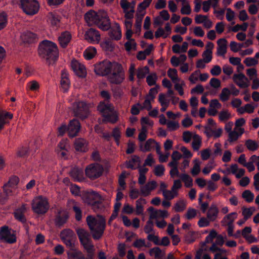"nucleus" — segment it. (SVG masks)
Masks as SVG:
<instances>
[{"label": "nucleus", "instance_id": "f257e3e1", "mask_svg": "<svg viewBox=\"0 0 259 259\" xmlns=\"http://www.w3.org/2000/svg\"><path fill=\"white\" fill-rule=\"evenodd\" d=\"M84 19L89 25H95L103 31L108 30L111 27L107 13L103 10H90L85 14Z\"/></svg>", "mask_w": 259, "mask_h": 259}, {"label": "nucleus", "instance_id": "f03ea898", "mask_svg": "<svg viewBox=\"0 0 259 259\" xmlns=\"http://www.w3.org/2000/svg\"><path fill=\"white\" fill-rule=\"evenodd\" d=\"M87 222L93 238L99 239L103 235L105 228V219L101 215H89L87 218Z\"/></svg>", "mask_w": 259, "mask_h": 259}, {"label": "nucleus", "instance_id": "7ed1b4c3", "mask_svg": "<svg viewBox=\"0 0 259 259\" xmlns=\"http://www.w3.org/2000/svg\"><path fill=\"white\" fill-rule=\"evenodd\" d=\"M38 53L49 64L55 61L58 57V49L56 45L49 40L42 41L39 45Z\"/></svg>", "mask_w": 259, "mask_h": 259}, {"label": "nucleus", "instance_id": "20e7f679", "mask_svg": "<svg viewBox=\"0 0 259 259\" xmlns=\"http://www.w3.org/2000/svg\"><path fill=\"white\" fill-rule=\"evenodd\" d=\"M76 232L81 245L88 253V257L89 259H93L95 255V248L89 233L81 228L78 229Z\"/></svg>", "mask_w": 259, "mask_h": 259}, {"label": "nucleus", "instance_id": "39448f33", "mask_svg": "<svg viewBox=\"0 0 259 259\" xmlns=\"http://www.w3.org/2000/svg\"><path fill=\"white\" fill-rule=\"evenodd\" d=\"M98 110L104 116L105 121L115 123L117 120V114L113 105L108 102H101Z\"/></svg>", "mask_w": 259, "mask_h": 259}, {"label": "nucleus", "instance_id": "423d86ee", "mask_svg": "<svg viewBox=\"0 0 259 259\" xmlns=\"http://www.w3.org/2000/svg\"><path fill=\"white\" fill-rule=\"evenodd\" d=\"M49 208L48 199L42 196L35 197L32 202V208L37 214L46 213Z\"/></svg>", "mask_w": 259, "mask_h": 259}, {"label": "nucleus", "instance_id": "0eeeda50", "mask_svg": "<svg viewBox=\"0 0 259 259\" xmlns=\"http://www.w3.org/2000/svg\"><path fill=\"white\" fill-rule=\"evenodd\" d=\"M107 78L111 83H121L124 79V73L121 66L117 63L107 76Z\"/></svg>", "mask_w": 259, "mask_h": 259}, {"label": "nucleus", "instance_id": "6e6552de", "mask_svg": "<svg viewBox=\"0 0 259 259\" xmlns=\"http://www.w3.org/2000/svg\"><path fill=\"white\" fill-rule=\"evenodd\" d=\"M21 7L27 15H33L39 10V6L36 0H21Z\"/></svg>", "mask_w": 259, "mask_h": 259}, {"label": "nucleus", "instance_id": "1a4fd4ad", "mask_svg": "<svg viewBox=\"0 0 259 259\" xmlns=\"http://www.w3.org/2000/svg\"><path fill=\"white\" fill-rule=\"evenodd\" d=\"M116 63V62H111L107 60L104 61L95 65V72L99 75L108 76Z\"/></svg>", "mask_w": 259, "mask_h": 259}, {"label": "nucleus", "instance_id": "9d476101", "mask_svg": "<svg viewBox=\"0 0 259 259\" xmlns=\"http://www.w3.org/2000/svg\"><path fill=\"white\" fill-rule=\"evenodd\" d=\"M0 240L9 243L16 241L15 232L7 226L2 227L0 229Z\"/></svg>", "mask_w": 259, "mask_h": 259}, {"label": "nucleus", "instance_id": "9b49d317", "mask_svg": "<svg viewBox=\"0 0 259 259\" xmlns=\"http://www.w3.org/2000/svg\"><path fill=\"white\" fill-rule=\"evenodd\" d=\"M60 238L66 246L70 248L73 247L76 236L72 230L70 229L63 230L60 233Z\"/></svg>", "mask_w": 259, "mask_h": 259}, {"label": "nucleus", "instance_id": "f8f14e48", "mask_svg": "<svg viewBox=\"0 0 259 259\" xmlns=\"http://www.w3.org/2000/svg\"><path fill=\"white\" fill-rule=\"evenodd\" d=\"M103 167L99 164L89 165L85 169V174L91 179H95L100 177L103 174Z\"/></svg>", "mask_w": 259, "mask_h": 259}, {"label": "nucleus", "instance_id": "ddd939ff", "mask_svg": "<svg viewBox=\"0 0 259 259\" xmlns=\"http://www.w3.org/2000/svg\"><path fill=\"white\" fill-rule=\"evenodd\" d=\"M120 5L124 13L126 19H132L135 13V2L130 3L128 0H120Z\"/></svg>", "mask_w": 259, "mask_h": 259}, {"label": "nucleus", "instance_id": "4468645a", "mask_svg": "<svg viewBox=\"0 0 259 259\" xmlns=\"http://www.w3.org/2000/svg\"><path fill=\"white\" fill-rule=\"evenodd\" d=\"M73 110L75 115L81 118L87 117L89 113V106L83 102L74 103Z\"/></svg>", "mask_w": 259, "mask_h": 259}, {"label": "nucleus", "instance_id": "2eb2a0df", "mask_svg": "<svg viewBox=\"0 0 259 259\" xmlns=\"http://www.w3.org/2000/svg\"><path fill=\"white\" fill-rule=\"evenodd\" d=\"M84 39L90 44H97L100 41L101 35L98 30L90 28L85 32Z\"/></svg>", "mask_w": 259, "mask_h": 259}, {"label": "nucleus", "instance_id": "dca6fc26", "mask_svg": "<svg viewBox=\"0 0 259 259\" xmlns=\"http://www.w3.org/2000/svg\"><path fill=\"white\" fill-rule=\"evenodd\" d=\"M71 65L72 69L77 76L81 77L86 76L87 70L83 64L77 60H73Z\"/></svg>", "mask_w": 259, "mask_h": 259}, {"label": "nucleus", "instance_id": "f3484780", "mask_svg": "<svg viewBox=\"0 0 259 259\" xmlns=\"http://www.w3.org/2000/svg\"><path fill=\"white\" fill-rule=\"evenodd\" d=\"M157 186V184L155 181H149L145 185H142L140 188V193L143 196H148L151 194L152 191L154 190Z\"/></svg>", "mask_w": 259, "mask_h": 259}, {"label": "nucleus", "instance_id": "a211bd4d", "mask_svg": "<svg viewBox=\"0 0 259 259\" xmlns=\"http://www.w3.org/2000/svg\"><path fill=\"white\" fill-rule=\"evenodd\" d=\"M233 80L241 88H246L249 85L248 78L242 73L234 74Z\"/></svg>", "mask_w": 259, "mask_h": 259}, {"label": "nucleus", "instance_id": "6ab92c4d", "mask_svg": "<svg viewBox=\"0 0 259 259\" xmlns=\"http://www.w3.org/2000/svg\"><path fill=\"white\" fill-rule=\"evenodd\" d=\"M80 128V123L78 120L76 119L71 120L67 127L69 136L71 138L76 136L79 131Z\"/></svg>", "mask_w": 259, "mask_h": 259}, {"label": "nucleus", "instance_id": "aec40b11", "mask_svg": "<svg viewBox=\"0 0 259 259\" xmlns=\"http://www.w3.org/2000/svg\"><path fill=\"white\" fill-rule=\"evenodd\" d=\"M222 132V128L221 127H217V126H206L205 127L204 133L208 137L219 138L221 136Z\"/></svg>", "mask_w": 259, "mask_h": 259}, {"label": "nucleus", "instance_id": "412c9836", "mask_svg": "<svg viewBox=\"0 0 259 259\" xmlns=\"http://www.w3.org/2000/svg\"><path fill=\"white\" fill-rule=\"evenodd\" d=\"M171 28L169 23L165 25L164 28L159 27L155 32V36L156 38L162 37L164 38L167 37L171 33Z\"/></svg>", "mask_w": 259, "mask_h": 259}, {"label": "nucleus", "instance_id": "4be33fe9", "mask_svg": "<svg viewBox=\"0 0 259 259\" xmlns=\"http://www.w3.org/2000/svg\"><path fill=\"white\" fill-rule=\"evenodd\" d=\"M60 84L64 92L68 91L70 82L68 77V73L66 70H63L61 71Z\"/></svg>", "mask_w": 259, "mask_h": 259}, {"label": "nucleus", "instance_id": "5701e85b", "mask_svg": "<svg viewBox=\"0 0 259 259\" xmlns=\"http://www.w3.org/2000/svg\"><path fill=\"white\" fill-rule=\"evenodd\" d=\"M71 39L72 35L68 31L62 32L58 37L59 44L62 48H65L70 42Z\"/></svg>", "mask_w": 259, "mask_h": 259}, {"label": "nucleus", "instance_id": "b1692460", "mask_svg": "<svg viewBox=\"0 0 259 259\" xmlns=\"http://www.w3.org/2000/svg\"><path fill=\"white\" fill-rule=\"evenodd\" d=\"M195 21L196 24H202L203 26L206 28H210L212 25L211 20L205 15H196L195 17Z\"/></svg>", "mask_w": 259, "mask_h": 259}, {"label": "nucleus", "instance_id": "393cba45", "mask_svg": "<svg viewBox=\"0 0 259 259\" xmlns=\"http://www.w3.org/2000/svg\"><path fill=\"white\" fill-rule=\"evenodd\" d=\"M252 229L250 227H246L241 231L242 236L249 243L256 242L257 239L251 234Z\"/></svg>", "mask_w": 259, "mask_h": 259}, {"label": "nucleus", "instance_id": "a878e982", "mask_svg": "<svg viewBox=\"0 0 259 259\" xmlns=\"http://www.w3.org/2000/svg\"><path fill=\"white\" fill-rule=\"evenodd\" d=\"M219 212V211L217 206L214 204H212L208 209L206 217L211 222H214L217 220Z\"/></svg>", "mask_w": 259, "mask_h": 259}, {"label": "nucleus", "instance_id": "bb28decb", "mask_svg": "<svg viewBox=\"0 0 259 259\" xmlns=\"http://www.w3.org/2000/svg\"><path fill=\"white\" fill-rule=\"evenodd\" d=\"M69 217L68 213L64 210H61L55 219V224L58 226H61L65 224Z\"/></svg>", "mask_w": 259, "mask_h": 259}, {"label": "nucleus", "instance_id": "cd10ccee", "mask_svg": "<svg viewBox=\"0 0 259 259\" xmlns=\"http://www.w3.org/2000/svg\"><path fill=\"white\" fill-rule=\"evenodd\" d=\"M217 55L220 56H224L227 52V40L225 38L219 39L217 41Z\"/></svg>", "mask_w": 259, "mask_h": 259}, {"label": "nucleus", "instance_id": "c85d7f7f", "mask_svg": "<svg viewBox=\"0 0 259 259\" xmlns=\"http://www.w3.org/2000/svg\"><path fill=\"white\" fill-rule=\"evenodd\" d=\"M238 214L236 212H231L226 215L221 221V223L223 226L226 225L233 224L234 221L237 218Z\"/></svg>", "mask_w": 259, "mask_h": 259}, {"label": "nucleus", "instance_id": "c756f323", "mask_svg": "<svg viewBox=\"0 0 259 259\" xmlns=\"http://www.w3.org/2000/svg\"><path fill=\"white\" fill-rule=\"evenodd\" d=\"M74 147L76 151L85 152L88 149V143L84 139L78 138L75 141Z\"/></svg>", "mask_w": 259, "mask_h": 259}, {"label": "nucleus", "instance_id": "7c9ffc66", "mask_svg": "<svg viewBox=\"0 0 259 259\" xmlns=\"http://www.w3.org/2000/svg\"><path fill=\"white\" fill-rule=\"evenodd\" d=\"M221 107V104L217 99L211 100L209 104L208 114L212 116L215 115L218 113V110L220 109Z\"/></svg>", "mask_w": 259, "mask_h": 259}, {"label": "nucleus", "instance_id": "2f4dec72", "mask_svg": "<svg viewBox=\"0 0 259 259\" xmlns=\"http://www.w3.org/2000/svg\"><path fill=\"white\" fill-rule=\"evenodd\" d=\"M158 101L161 106L160 111L164 112L169 105L170 100L166 94L161 93L158 96Z\"/></svg>", "mask_w": 259, "mask_h": 259}, {"label": "nucleus", "instance_id": "473e14b6", "mask_svg": "<svg viewBox=\"0 0 259 259\" xmlns=\"http://www.w3.org/2000/svg\"><path fill=\"white\" fill-rule=\"evenodd\" d=\"M110 37L115 40H119L121 38V30L119 25L118 23H115L113 28L110 32Z\"/></svg>", "mask_w": 259, "mask_h": 259}, {"label": "nucleus", "instance_id": "72a5a7b5", "mask_svg": "<svg viewBox=\"0 0 259 259\" xmlns=\"http://www.w3.org/2000/svg\"><path fill=\"white\" fill-rule=\"evenodd\" d=\"M101 198V197L98 193L93 191L88 195V199L85 200V202L89 204L93 205Z\"/></svg>", "mask_w": 259, "mask_h": 259}, {"label": "nucleus", "instance_id": "f704fd0d", "mask_svg": "<svg viewBox=\"0 0 259 259\" xmlns=\"http://www.w3.org/2000/svg\"><path fill=\"white\" fill-rule=\"evenodd\" d=\"M68 259H85L82 252L77 249H72L67 252Z\"/></svg>", "mask_w": 259, "mask_h": 259}, {"label": "nucleus", "instance_id": "c9c22d12", "mask_svg": "<svg viewBox=\"0 0 259 259\" xmlns=\"http://www.w3.org/2000/svg\"><path fill=\"white\" fill-rule=\"evenodd\" d=\"M26 207L25 205H22L20 207L18 208L15 211V218L19 221L22 222H24L25 221V219L24 215V213L26 211Z\"/></svg>", "mask_w": 259, "mask_h": 259}, {"label": "nucleus", "instance_id": "e433bc0d", "mask_svg": "<svg viewBox=\"0 0 259 259\" xmlns=\"http://www.w3.org/2000/svg\"><path fill=\"white\" fill-rule=\"evenodd\" d=\"M149 253L150 255L154 257L155 259H162L164 255V251L158 247L151 248L149 250Z\"/></svg>", "mask_w": 259, "mask_h": 259}, {"label": "nucleus", "instance_id": "4c0bfd02", "mask_svg": "<svg viewBox=\"0 0 259 259\" xmlns=\"http://www.w3.org/2000/svg\"><path fill=\"white\" fill-rule=\"evenodd\" d=\"M156 142L152 139H148L145 143L140 145V149L144 152L149 151L155 147Z\"/></svg>", "mask_w": 259, "mask_h": 259}, {"label": "nucleus", "instance_id": "58836bf2", "mask_svg": "<svg viewBox=\"0 0 259 259\" xmlns=\"http://www.w3.org/2000/svg\"><path fill=\"white\" fill-rule=\"evenodd\" d=\"M146 201L145 199L141 198L136 202V214L137 215H143L144 212V205L146 204Z\"/></svg>", "mask_w": 259, "mask_h": 259}, {"label": "nucleus", "instance_id": "ea45409f", "mask_svg": "<svg viewBox=\"0 0 259 259\" xmlns=\"http://www.w3.org/2000/svg\"><path fill=\"white\" fill-rule=\"evenodd\" d=\"M97 54V50L94 47L90 46L83 52V56L87 60L93 58Z\"/></svg>", "mask_w": 259, "mask_h": 259}, {"label": "nucleus", "instance_id": "a19ab883", "mask_svg": "<svg viewBox=\"0 0 259 259\" xmlns=\"http://www.w3.org/2000/svg\"><path fill=\"white\" fill-rule=\"evenodd\" d=\"M187 59V57L185 55H181L179 57L172 56L170 59V62L172 65L174 67H177L180 64L184 63Z\"/></svg>", "mask_w": 259, "mask_h": 259}, {"label": "nucleus", "instance_id": "79ce46f5", "mask_svg": "<svg viewBox=\"0 0 259 259\" xmlns=\"http://www.w3.org/2000/svg\"><path fill=\"white\" fill-rule=\"evenodd\" d=\"M144 15L137 13L135 25V33L139 35L141 30V24Z\"/></svg>", "mask_w": 259, "mask_h": 259}, {"label": "nucleus", "instance_id": "37998d69", "mask_svg": "<svg viewBox=\"0 0 259 259\" xmlns=\"http://www.w3.org/2000/svg\"><path fill=\"white\" fill-rule=\"evenodd\" d=\"M152 0H144L140 3L137 8V13L145 15V9L150 5Z\"/></svg>", "mask_w": 259, "mask_h": 259}, {"label": "nucleus", "instance_id": "c03bdc74", "mask_svg": "<svg viewBox=\"0 0 259 259\" xmlns=\"http://www.w3.org/2000/svg\"><path fill=\"white\" fill-rule=\"evenodd\" d=\"M70 174L72 178L76 181H79L82 179V171L77 167L72 168Z\"/></svg>", "mask_w": 259, "mask_h": 259}, {"label": "nucleus", "instance_id": "a18cd8bd", "mask_svg": "<svg viewBox=\"0 0 259 259\" xmlns=\"http://www.w3.org/2000/svg\"><path fill=\"white\" fill-rule=\"evenodd\" d=\"M255 109L252 104H247L244 106L241 107L237 109V111L240 114H244L245 113H251L253 112Z\"/></svg>", "mask_w": 259, "mask_h": 259}, {"label": "nucleus", "instance_id": "49530a36", "mask_svg": "<svg viewBox=\"0 0 259 259\" xmlns=\"http://www.w3.org/2000/svg\"><path fill=\"white\" fill-rule=\"evenodd\" d=\"M245 145L247 149L251 151H255L258 148V143L254 140L248 139L245 142Z\"/></svg>", "mask_w": 259, "mask_h": 259}, {"label": "nucleus", "instance_id": "de8ad7c7", "mask_svg": "<svg viewBox=\"0 0 259 259\" xmlns=\"http://www.w3.org/2000/svg\"><path fill=\"white\" fill-rule=\"evenodd\" d=\"M167 73V76L170 78L173 83L176 81H180V79H181L179 77L178 71L175 68H169L168 70Z\"/></svg>", "mask_w": 259, "mask_h": 259}, {"label": "nucleus", "instance_id": "09e8293b", "mask_svg": "<svg viewBox=\"0 0 259 259\" xmlns=\"http://www.w3.org/2000/svg\"><path fill=\"white\" fill-rule=\"evenodd\" d=\"M175 89L178 92L179 94L182 96L184 94L183 88L185 86V83L184 80L180 79V81L174 82Z\"/></svg>", "mask_w": 259, "mask_h": 259}, {"label": "nucleus", "instance_id": "8fccbe9b", "mask_svg": "<svg viewBox=\"0 0 259 259\" xmlns=\"http://www.w3.org/2000/svg\"><path fill=\"white\" fill-rule=\"evenodd\" d=\"M140 165V159L138 157L135 156L130 160L126 164L127 168L135 169Z\"/></svg>", "mask_w": 259, "mask_h": 259}, {"label": "nucleus", "instance_id": "3c124183", "mask_svg": "<svg viewBox=\"0 0 259 259\" xmlns=\"http://www.w3.org/2000/svg\"><path fill=\"white\" fill-rule=\"evenodd\" d=\"M48 22L53 26H57L59 24L60 19L57 15L51 13L48 15Z\"/></svg>", "mask_w": 259, "mask_h": 259}, {"label": "nucleus", "instance_id": "603ef678", "mask_svg": "<svg viewBox=\"0 0 259 259\" xmlns=\"http://www.w3.org/2000/svg\"><path fill=\"white\" fill-rule=\"evenodd\" d=\"M193 167L191 169V174L193 176H196L200 172L201 162L198 159H194L193 161Z\"/></svg>", "mask_w": 259, "mask_h": 259}, {"label": "nucleus", "instance_id": "864d4df0", "mask_svg": "<svg viewBox=\"0 0 259 259\" xmlns=\"http://www.w3.org/2000/svg\"><path fill=\"white\" fill-rule=\"evenodd\" d=\"M149 69L148 66L139 68L137 72V77L138 79L144 78L149 73Z\"/></svg>", "mask_w": 259, "mask_h": 259}, {"label": "nucleus", "instance_id": "5fc2aeb1", "mask_svg": "<svg viewBox=\"0 0 259 259\" xmlns=\"http://www.w3.org/2000/svg\"><path fill=\"white\" fill-rule=\"evenodd\" d=\"M168 166L171 168L169 174L171 178H174L176 177H180V172L178 170V165L176 163H168Z\"/></svg>", "mask_w": 259, "mask_h": 259}, {"label": "nucleus", "instance_id": "6e6d98bb", "mask_svg": "<svg viewBox=\"0 0 259 259\" xmlns=\"http://www.w3.org/2000/svg\"><path fill=\"white\" fill-rule=\"evenodd\" d=\"M201 144L202 141L200 137L197 135H195L193 137V140L192 143V146L193 149L195 151L198 150L201 146Z\"/></svg>", "mask_w": 259, "mask_h": 259}, {"label": "nucleus", "instance_id": "4d7b16f0", "mask_svg": "<svg viewBox=\"0 0 259 259\" xmlns=\"http://www.w3.org/2000/svg\"><path fill=\"white\" fill-rule=\"evenodd\" d=\"M186 207V201L183 199H180L178 201L175 206L174 209L177 212H180L183 211Z\"/></svg>", "mask_w": 259, "mask_h": 259}, {"label": "nucleus", "instance_id": "13d9d810", "mask_svg": "<svg viewBox=\"0 0 259 259\" xmlns=\"http://www.w3.org/2000/svg\"><path fill=\"white\" fill-rule=\"evenodd\" d=\"M148 211L150 213L149 219L150 220H157L160 218L159 210H156L153 207H149Z\"/></svg>", "mask_w": 259, "mask_h": 259}, {"label": "nucleus", "instance_id": "bf43d9fd", "mask_svg": "<svg viewBox=\"0 0 259 259\" xmlns=\"http://www.w3.org/2000/svg\"><path fill=\"white\" fill-rule=\"evenodd\" d=\"M231 95V90L227 88H225L222 90L221 93L220 95V98L221 101L225 102L229 100Z\"/></svg>", "mask_w": 259, "mask_h": 259}, {"label": "nucleus", "instance_id": "052dcab7", "mask_svg": "<svg viewBox=\"0 0 259 259\" xmlns=\"http://www.w3.org/2000/svg\"><path fill=\"white\" fill-rule=\"evenodd\" d=\"M182 180L184 182L186 187H191L193 185L192 179L187 174H183L180 176Z\"/></svg>", "mask_w": 259, "mask_h": 259}, {"label": "nucleus", "instance_id": "680f3d73", "mask_svg": "<svg viewBox=\"0 0 259 259\" xmlns=\"http://www.w3.org/2000/svg\"><path fill=\"white\" fill-rule=\"evenodd\" d=\"M163 196L166 200H171L178 195V192L174 191L172 189L170 190H166L162 193Z\"/></svg>", "mask_w": 259, "mask_h": 259}, {"label": "nucleus", "instance_id": "e2e57ef3", "mask_svg": "<svg viewBox=\"0 0 259 259\" xmlns=\"http://www.w3.org/2000/svg\"><path fill=\"white\" fill-rule=\"evenodd\" d=\"M228 134V141L230 143H233L237 141V140L242 136L241 134L234 131H230Z\"/></svg>", "mask_w": 259, "mask_h": 259}, {"label": "nucleus", "instance_id": "0e129e2a", "mask_svg": "<svg viewBox=\"0 0 259 259\" xmlns=\"http://www.w3.org/2000/svg\"><path fill=\"white\" fill-rule=\"evenodd\" d=\"M126 51L130 52L132 51L136 50L137 44L134 39L128 40L124 45Z\"/></svg>", "mask_w": 259, "mask_h": 259}, {"label": "nucleus", "instance_id": "69168bd1", "mask_svg": "<svg viewBox=\"0 0 259 259\" xmlns=\"http://www.w3.org/2000/svg\"><path fill=\"white\" fill-rule=\"evenodd\" d=\"M141 124L142 128L145 127V129L148 130L149 127L153 126V122L149 117H143L141 119Z\"/></svg>", "mask_w": 259, "mask_h": 259}, {"label": "nucleus", "instance_id": "338daca9", "mask_svg": "<svg viewBox=\"0 0 259 259\" xmlns=\"http://www.w3.org/2000/svg\"><path fill=\"white\" fill-rule=\"evenodd\" d=\"M242 197L247 202H251L254 199V195L250 190L244 191L242 194Z\"/></svg>", "mask_w": 259, "mask_h": 259}, {"label": "nucleus", "instance_id": "774afa93", "mask_svg": "<svg viewBox=\"0 0 259 259\" xmlns=\"http://www.w3.org/2000/svg\"><path fill=\"white\" fill-rule=\"evenodd\" d=\"M39 88V84L38 82L35 80H32L27 83L26 85V89L27 90L31 91H36Z\"/></svg>", "mask_w": 259, "mask_h": 259}]
</instances>
